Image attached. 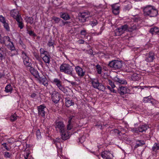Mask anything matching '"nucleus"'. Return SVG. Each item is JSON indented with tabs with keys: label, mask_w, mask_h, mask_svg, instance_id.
Returning <instances> with one entry per match:
<instances>
[{
	"label": "nucleus",
	"mask_w": 159,
	"mask_h": 159,
	"mask_svg": "<svg viewBox=\"0 0 159 159\" xmlns=\"http://www.w3.org/2000/svg\"><path fill=\"white\" fill-rule=\"evenodd\" d=\"M60 71L62 72L74 77L75 76L73 68L68 64L62 63L60 67Z\"/></svg>",
	"instance_id": "1"
},
{
	"label": "nucleus",
	"mask_w": 159,
	"mask_h": 159,
	"mask_svg": "<svg viewBox=\"0 0 159 159\" xmlns=\"http://www.w3.org/2000/svg\"><path fill=\"white\" fill-rule=\"evenodd\" d=\"M123 63L122 61L114 60L109 62L108 66L114 70H118L122 67Z\"/></svg>",
	"instance_id": "2"
},
{
	"label": "nucleus",
	"mask_w": 159,
	"mask_h": 159,
	"mask_svg": "<svg viewBox=\"0 0 159 159\" xmlns=\"http://www.w3.org/2000/svg\"><path fill=\"white\" fill-rule=\"evenodd\" d=\"M21 54L25 65L26 67H31L32 63L29 61V58L27 56V54L23 51H21Z\"/></svg>",
	"instance_id": "3"
},
{
	"label": "nucleus",
	"mask_w": 159,
	"mask_h": 159,
	"mask_svg": "<svg viewBox=\"0 0 159 159\" xmlns=\"http://www.w3.org/2000/svg\"><path fill=\"white\" fill-rule=\"evenodd\" d=\"M51 94L52 101L55 104L58 103L61 98L60 94L55 90L53 91Z\"/></svg>",
	"instance_id": "4"
},
{
	"label": "nucleus",
	"mask_w": 159,
	"mask_h": 159,
	"mask_svg": "<svg viewBox=\"0 0 159 159\" xmlns=\"http://www.w3.org/2000/svg\"><path fill=\"white\" fill-rule=\"evenodd\" d=\"M55 123L56 125L55 128L57 131L59 130L60 132H62L66 129L65 125L63 122L56 121Z\"/></svg>",
	"instance_id": "5"
},
{
	"label": "nucleus",
	"mask_w": 159,
	"mask_h": 159,
	"mask_svg": "<svg viewBox=\"0 0 159 159\" xmlns=\"http://www.w3.org/2000/svg\"><path fill=\"white\" fill-rule=\"evenodd\" d=\"M75 69L76 74L80 78H82L84 77L85 73V71H84L83 69L79 66L75 67Z\"/></svg>",
	"instance_id": "6"
},
{
	"label": "nucleus",
	"mask_w": 159,
	"mask_h": 159,
	"mask_svg": "<svg viewBox=\"0 0 159 159\" xmlns=\"http://www.w3.org/2000/svg\"><path fill=\"white\" fill-rule=\"evenodd\" d=\"M118 91L121 95H123L125 94L129 93L130 92V90L126 87L121 86H119L118 89Z\"/></svg>",
	"instance_id": "7"
},
{
	"label": "nucleus",
	"mask_w": 159,
	"mask_h": 159,
	"mask_svg": "<svg viewBox=\"0 0 159 159\" xmlns=\"http://www.w3.org/2000/svg\"><path fill=\"white\" fill-rule=\"evenodd\" d=\"M155 54L154 52H150L146 55L145 61L147 62H152L155 59Z\"/></svg>",
	"instance_id": "8"
},
{
	"label": "nucleus",
	"mask_w": 159,
	"mask_h": 159,
	"mask_svg": "<svg viewBox=\"0 0 159 159\" xmlns=\"http://www.w3.org/2000/svg\"><path fill=\"white\" fill-rule=\"evenodd\" d=\"M46 108V106L44 104L41 105L37 107L39 115L44 117L45 116V109Z\"/></svg>",
	"instance_id": "9"
},
{
	"label": "nucleus",
	"mask_w": 159,
	"mask_h": 159,
	"mask_svg": "<svg viewBox=\"0 0 159 159\" xmlns=\"http://www.w3.org/2000/svg\"><path fill=\"white\" fill-rule=\"evenodd\" d=\"M101 156L104 159H112V154L107 151H104L102 152Z\"/></svg>",
	"instance_id": "10"
},
{
	"label": "nucleus",
	"mask_w": 159,
	"mask_h": 159,
	"mask_svg": "<svg viewBox=\"0 0 159 159\" xmlns=\"http://www.w3.org/2000/svg\"><path fill=\"white\" fill-rule=\"evenodd\" d=\"M153 6L149 5L145 7L143 9V13L145 16H149L150 13Z\"/></svg>",
	"instance_id": "11"
},
{
	"label": "nucleus",
	"mask_w": 159,
	"mask_h": 159,
	"mask_svg": "<svg viewBox=\"0 0 159 159\" xmlns=\"http://www.w3.org/2000/svg\"><path fill=\"white\" fill-rule=\"evenodd\" d=\"M153 6L149 5L145 7L143 9V13L145 16H149L150 13Z\"/></svg>",
	"instance_id": "12"
},
{
	"label": "nucleus",
	"mask_w": 159,
	"mask_h": 159,
	"mask_svg": "<svg viewBox=\"0 0 159 159\" xmlns=\"http://www.w3.org/2000/svg\"><path fill=\"white\" fill-rule=\"evenodd\" d=\"M65 100L66 106L67 107H69L71 106L74 105V101L69 97H66L65 98Z\"/></svg>",
	"instance_id": "13"
},
{
	"label": "nucleus",
	"mask_w": 159,
	"mask_h": 159,
	"mask_svg": "<svg viewBox=\"0 0 159 159\" xmlns=\"http://www.w3.org/2000/svg\"><path fill=\"white\" fill-rule=\"evenodd\" d=\"M60 133L61 136V139L62 140H66L70 138L69 134L66 129L64 130V131H62V132H60Z\"/></svg>",
	"instance_id": "14"
},
{
	"label": "nucleus",
	"mask_w": 159,
	"mask_h": 159,
	"mask_svg": "<svg viewBox=\"0 0 159 159\" xmlns=\"http://www.w3.org/2000/svg\"><path fill=\"white\" fill-rule=\"evenodd\" d=\"M29 70L31 73L33 75L35 78H39V75L38 71L36 69H35L33 67H30Z\"/></svg>",
	"instance_id": "15"
},
{
	"label": "nucleus",
	"mask_w": 159,
	"mask_h": 159,
	"mask_svg": "<svg viewBox=\"0 0 159 159\" xmlns=\"http://www.w3.org/2000/svg\"><path fill=\"white\" fill-rule=\"evenodd\" d=\"M6 48H0V60H2L4 59L6 55Z\"/></svg>",
	"instance_id": "16"
},
{
	"label": "nucleus",
	"mask_w": 159,
	"mask_h": 159,
	"mask_svg": "<svg viewBox=\"0 0 159 159\" xmlns=\"http://www.w3.org/2000/svg\"><path fill=\"white\" fill-rule=\"evenodd\" d=\"M10 38L8 36H4L2 37L0 34V43L3 44H6L7 42H11Z\"/></svg>",
	"instance_id": "17"
},
{
	"label": "nucleus",
	"mask_w": 159,
	"mask_h": 159,
	"mask_svg": "<svg viewBox=\"0 0 159 159\" xmlns=\"http://www.w3.org/2000/svg\"><path fill=\"white\" fill-rule=\"evenodd\" d=\"M113 13L115 15H118L119 13L120 7L116 4L113 5L111 6Z\"/></svg>",
	"instance_id": "18"
},
{
	"label": "nucleus",
	"mask_w": 159,
	"mask_h": 159,
	"mask_svg": "<svg viewBox=\"0 0 159 159\" xmlns=\"http://www.w3.org/2000/svg\"><path fill=\"white\" fill-rule=\"evenodd\" d=\"M139 130L140 133L145 132L146 130L149 128V126L147 124L140 125L139 126Z\"/></svg>",
	"instance_id": "19"
},
{
	"label": "nucleus",
	"mask_w": 159,
	"mask_h": 159,
	"mask_svg": "<svg viewBox=\"0 0 159 159\" xmlns=\"http://www.w3.org/2000/svg\"><path fill=\"white\" fill-rule=\"evenodd\" d=\"M39 80L40 83H42L45 86H47L48 85V83L47 82V78L45 76L43 75V76L39 77Z\"/></svg>",
	"instance_id": "20"
},
{
	"label": "nucleus",
	"mask_w": 159,
	"mask_h": 159,
	"mask_svg": "<svg viewBox=\"0 0 159 159\" xmlns=\"http://www.w3.org/2000/svg\"><path fill=\"white\" fill-rule=\"evenodd\" d=\"M149 16L150 17H154L156 16L158 14V11L153 6L151 11L150 12Z\"/></svg>",
	"instance_id": "21"
},
{
	"label": "nucleus",
	"mask_w": 159,
	"mask_h": 159,
	"mask_svg": "<svg viewBox=\"0 0 159 159\" xmlns=\"http://www.w3.org/2000/svg\"><path fill=\"white\" fill-rule=\"evenodd\" d=\"M46 54L47 55H45V54L44 55V56H43V57H41L42 58L44 62L49 64L50 62L51 57L49 55V53Z\"/></svg>",
	"instance_id": "22"
},
{
	"label": "nucleus",
	"mask_w": 159,
	"mask_h": 159,
	"mask_svg": "<svg viewBox=\"0 0 159 159\" xmlns=\"http://www.w3.org/2000/svg\"><path fill=\"white\" fill-rule=\"evenodd\" d=\"M52 83L56 85L58 88L62 85V82L57 78H55L53 81Z\"/></svg>",
	"instance_id": "23"
},
{
	"label": "nucleus",
	"mask_w": 159,
	"mask_h": 159,
	"mask_svg": "<svg viewBox=\"0 0 159 159\" xmlns=\"http://www.w3.org/2000/svg\"><path fill=\"white\" fill-rule=\"evenodd\" d=\"M91 83L93 88L97 89L98 88L100 84L97 79H95L91 80Z\"/></svg>",
	"instance_id": "24"
},
{
	"label": "nucleus",
	"mask_w": 159,
	"mask_h": 159,
	"mask_svg": "<svg viewBox=\"0 0 159 159\" xmlns=\"http://www.w3.org/2000/svg\"><path fill=\"white\" fill-rule=\"evenodd\" d=\"M84 14H82L80 13L79 14V20L81 22H84L87 20L88 18L85 16Z\"/></svg>",
	"instance_id": "25"
},
{
	"label": "nucleus",
	"mask_w": 159,
	"mask_h": 159,
	"mask_svg": "<svg viewBox=\"0 0 159 159\" xmlns=\"http://www.w3.org/2000/svg\"><path fill=\"white\" fill-rule=\"evenodd\" d=\"M149 32L152 34H157L159 35V29L158 27H155L151 28L149 30Z\"/></svg>",
	"instance_id": "26"
},
{
	"label": "nucleus",
	"mask_w": 159,
	"mask_h": 159,
	"mask_svg": "<svg viewBox=\"0 0 159 159\" xmlns=\"http://www.w3.org/2000/svg\"><path fill=\"white\" fill-rule=\"evenodd\" d=\"M136 141V144L134 147V149H135L139 147L142 146L143 145L145 144V142L143 140H137Z\"/></svg>",
	"instance_id": "27"
},
{
	"label": "nucleus",
	"mask_w": 159,
	"mask_h": 159,
	"mask_svg": "<svg viewBox=\"0 0 159 159\" xmlns=\"http://www.w3.org/2000/svg\"><path fill=\"white\" fill-rule=\"evenodd\" d=\"M140 78V75L136 73L133 74L131 76V79L133 81H138Z\"/></svg>",
	"instance_id": "28"
},
{
	"label": "nucleus",
	"mask_w": 159,
	"mask_h": 159,
	"mask_svg": "<svg viewBox=\"0 0 159 159\" xmlns=\"http://www.w3.org/2000/svg\"><path fill=\"white\" fill-rule=\"evenodd\" d=\"M60 15L61 17L65 20H67L70 19L69 15L66 13L60 12Z\"/></svg>",
	"instance_id": "29"
},
{
	"label": "nucleus",
	"mask_w": 159,
	"mask_h": 159,
	"mask_svg": "<svg viewBox=\"0 0 159 159\" xmlns=\"http://www.w3.org/2000/svg\"><path fill=\"white\" fill-rule=\"evenodd\" d=\"M22 20L23 19L21 17H20V18H17L16 20L18 22V26L20 29H22L23 28L24 26Z\"/></svg>",
	"instance_id": "30"
},
{
	"label": "nucleus",
	"mask_w": 159,
	"mask_h": 159,
	"mask_svg": "<svg viewBox=\"0 0 159 159\" xmlns=\"http://www.w3.org/2000/svg\"><path fill=\"white\" fill-rule=\"evenodd\" d=\"M139 28L138 25H134L131 26L129 27L128 31L129 32H132L134 30H138Z\"/></svg>",
	"instance_id": "31"
},
{
	"label": "nucleus",
	"mask_w": 159,
	"mask_h": 159,
	"mask_svg": "<svg viewBox=\"0 0 159 159\" xmlns=\"http://www.w3.org/2000/svg\"><path fill=\"white\" fill-rule=\"evenodd\" d=\"M11 15L16 20V19L17 18H20V17H21L20 15H19V13H15L13 11L11 12Z\"/></svg>",
	"instance_id": "32"
},
{
	"label": "nucleus",
	"mask_w": 159,
	"mask_h": 159,
	"mask_svg": "<svg viewBox=\"0 0 159 159\" xmlns=\"http://www.w3.org/2000/svg\"><path fill=\"white\" fill-rule=\"evenodd\" d=\"M115 31L116 33L118 35H120L124 32L121 26L119 28H117Z\"/></svg>",
	"instance_id": "33"
},
{
	"label": "nucleus",
	"mask_w": 159,
	"mask_h": 159,
	"mask_svg": "<svg viewBox=\"0 0 159 159\" xmlns=\"http://www.w3.org/2000/svg\"><path fill=\"white\" fill-rule=\"evenodd\" d=\"M12 90V89L11 85L10 84H8L5 88V91L7 93H11Z\"/></svg>",
	"instance_id": "34"
},
{
	"label": "nucleus",
	"mask_w": 159,
	"mask_h": 159,
	"mask_svg": "<svg viewBox=\"0 0 159 159\" xmlns=\"http://www.w3.org/2000/svg\"><path fill=\"white\" fill-rule=\"evenodd\" d=\"M152 98L151 96H150L145 97L143 98V101L144 103L149 102Z\"/></svg>",
	"instance_id": "35"
},
{
	"label": "nucleus",
	"mask_w": 159,
	"mask_h": 159,
	"mask_svg": "<svg viewBox=\"0 0 159 159\" xmlns=\"http://www.w3.org/2000/svg\"><path fill=\"white\" fill-rule=\"evenodd\" d=\"M152 150L154 152H156L159 150V143H155L152 148Z\"/></svg>",
	"instance_id": "36"
},
{
	"label": "nucleus",
	"mask_w": 159,
	"mask_h": 159,
	"mask_svg": "<svg viewBox=\"0 0 159 159\" xmlns=\"http://www.w3.org/2000/svg\"><path fill=\"white\" fill-rule=\"evenodd\" d=\"M98 24V22L97 20L95 19H93V20L91 21L90 22V24L92 27L96 26Z\"/></svg>",
	"instance_id": "37"
},
{
	"label": "nucleus",
	"mask_w": 159,
	"mask_h": 159,
	"mask_svg": "<svg viewBox=\"0 0 159 159\" xmlns=\"http://www.w3.org/2000/svg\"><path fill=\"white\" fill-rule=\"evenodd\" d=\"M61 140V139L57 138L55 139H53V143L57 147H58L57 145L58 143H60V142Z\"/></svg>",
	"instance_id": "38"
},
{
	"label": "nucleus",
	"mask_w": 159,
	"mask_h": 159,
	"mask_svg": "<svg viewBox=\"0 0 159 159\" xmlns=\"http://www.w3.org/2000/svg\"><path fill=\"white\" fill-rule=\"evenodd\" d=\"M59 89L62 91L64 93L67 94L68 93V92L66 87H65L63 85H62L60 87Z\"/></svg>",
	"instance_id": "39"
},
{
	"label": "nucleus",
	"mask_w": 159,
	"mask_h": 159,
	"mask_svg": "<svg viewBox=\"0 0 159 159\" xmlns=\"http://www.w3.org/2000/svg\"><path fill=\"white\" fill-rule=\"evenodd\" d=\"M2 145L3 146V147L4 148H5L6 149L7 151H10L11 148V147H10V146L9 145L8 146V144L6 143H2Z\"/></svg>",
	"instance_id": "40"
},
{
	"label": "nucleus",
	"mask_w": 159,
	"mask_h": 159,
	"mask_svg": "<svg viewBox=\"0 0 159 159\" xmlns=\"http://www.w3.org/2000/svg\"><path fill=\"white\" fill-rule=\"evenodd\" d=\"M18 116H17L16 113L11 115L10 117V120L11 121H14L16 120L17 117H18Z\"/></svg>",
	"instance_id": "41"
},
{
	"label": "nucleus",
	"mask_w": 159,
	"mask_h": 159,
	"mask_svg": "<svg viewBox=\"0 0 159 159\" xmlns=\"http://www.w3.org/2000/svg\"><path fill=\"white\" fill-rule=\"evenodd\" d=\"M40 52L41 54V57H43V55H47L46 54H48V53L47 51H45L44 50V49L43 48H41L40 50Z\"/></svg>",
	"instance_id": "42"
},
{
	"label": "nucleus",
	"mask_w": 159,
	"mask_h": 159,
	"mask_svg": "<svg viewBox=\"0 0 159 159\" xmlns=\"http://www.w3.org/2000/svg\"><path fill=\"white\" fill-rule=\"evenodd\" d=\"M27 33L28 34L31 36L36 37V34L32 30H29L28 29H27Z\"/></svg>",
	"instance_id": "43"
},
{
	"label": "nucleus",
	"mask_w": 159,
	"mask_h": 159,
	"mask_svg": "<svg viewBox=\"0 0 159 159\" xmlns=\"http://www.w3.org/2000/svg\"><path fill=\"white\" fill-rule=\"evenodd\" d=\"M116 80L117 82L121 84H127V83L126 81L122 80L120 79L119 78H117Z\"/></svg>",
	"instance_id": "44"
},
{
	"label": "nucleus",
	"mask_w": 159,
	"mask_h": 159,
	"mask_svg": "<svg viewBox=\"0 0 159 159\" xmlns=\"http://www.w3.org/2000/svg\"><path fill=\"white\" fill-rule=\"evenodd\" d=\"M96 67L98 73L99 74H101L102 72V68L101 66L99 64H97Z\"/></svg>",
	"instance_id": "45"
},
{
	"label": "nucleus",
	"mask_w": 159,
	"mask_h": 159,
	"mask_svg": "<svg viewBox=\"0 0 159 159\" xmlns=\"http://www.w3.org/2000/svg\"><path fill=\"white\" fill-rule=\"evenodd\" d=\"M82 14H84L85 16L88 19L89 17H90L92 16V15L90 13V12L88 11H86V12H83L81 13Z\"/></svg>",
	"instance_id": "46"
},
{
	"label": "nucleus",
	"mask_w": 159,
	"mask_h": 159,
	"mask_svg": "<svg viewBox=\"0 0 159 159\" xmlns=\"http://www.w3.org/2000/svg\"><path fill=\"white\" fill-rule=\"evenodd\" d=\"M97 89L102 91H104L106 88L105 87L104 85L100 83L99 85V86H98V87Z\"/></svg>",
	"instance_id": "47"
},
{
	"label": "nucleus",
	"mask_w": 159,
	"mask_h": 159,
	"mask_svg": "<svg viewBox=\"0 0 159 159\" xmlns=\"http://www.w3.org/2000/svg\"><path fill=\"white\" fill-rule=\"evenodd\" d=\"M3 26L4 28L6 29V30L7 31H9L10 30V28L8 24L6 22H4L3 23Z\"/></svg>",
	"instance_id": "48"
},
{
	"label": "nucleus",
	"mask_w": 159,
	"mask_h": 159,
	"mask_svg": "<svg viewBox=\"0 0 159 159\" xmlns=\"http://www.w3.org/2000/svg\"><path fill=\"white\" fill-rule=\"evenodd\" d=\"M27 21L28 23L31 24L34 22V19L32 17H29L27 18Z\"/></svg>",
	"instance_id": "49"
},
{
	"label": "nucleus",
	"mask_w": 159,
	"mask_h": 159,
	"mask_svg": "<svg viewBox=\"0 0 159 159\" xmlns=\"http://www.w3.org/2000/svg\"><path fill=\"white\" fill-rule=\"evenodd\" d=\"M61 19V18L56 16L53 17V20L56 23H58L60 22Z\"/></svg>",
	"instance_id": "50"
},
{
	"label": "nucleus",
	"mask_w": 159,
	"mask_h": 159,
	"mask_svg": "<svg viewBox=\"0 0 159 159\" xmlns=\"http://www.w3.org/2000/svg\"><path fill=\"white\" fill-rule=\"evenodd\" d=\"M132 131L134 132V133L137 134H139V133L140 132L139 127L138 128H133L132 129Z\"/></svg>",
	"instance_id": "51"
},
{
	"label": "nucleus",
	"mask_w": 159,
	"mask_h": 159,
	"mask_svg": "<svg viewBox=\"0 0 159 159\" xmlns=\"http://www.w3.org/2000/svg\"><path fill=\"white\" fill-rule=\"evenodd\" d=\"M19 43L21 45L23 48L24 49H25L26 48V46L24 44L23 42L21 40V39H20L19 41Z\"/></svg>",
	"instance_id": "52"
},
{
	"label": "nucleus",
	"mask_w": 159,
	"mask_h": 159,
	"mask_svg": "<svg viewBox=\"0 0 159 159\" xmlns=\"http://www.w3.org/2000/svg\"><path fill=\"white\" fill-rule=\"evenodd\" d=\"M11 155V153H10L8 152H6L4 153V156L6 158H10Z\"/></svg>",
	"instance_id": "53"
},
{
	"label": "nucleus",
	"mask_w": 159,
	"mask_h": 159,
	"mask_svg": "<svg viewBox=\"0 0 159 159\" xmlns=\"http://www.w3.org/2000/svg\"><path fill=\"white\" fill-rule=\"evenodd\" d=\"M121 27L124 32L126 30H128V28L129 27L126 24L122 25L121 26Z\"/></svg>",
	"instance_id": "54"
},
{
	"label": "nucleus",
	"mask_w": 159,
	"mask_h": 159,
	"mask_svg": "<svg viewBox=\"0 0 159 159\" xmlns=\"http://www.w3.org/2000/svg\"><path fill=\"white\" fill-rule=\"evenodd\" d=\"M108 82L109 84L111 86V88H114L115 87V86L114 84V82H112L111 80H108Z\"/></svg>",
	"instance_id": "55"
},
{
	"label": "nucleus",
	"mask_w": 159,
	"mask_h": 159,
	"mask_svg": "<svg viewBox=\"0 0 159 159\" xmlns=\"http://www.w3.org/2000/svg\"><path fill=\"white\" fill-rule=\"evenodd\" d=\"M36 135L38 139H40L41 138V132L39 129H38L36 132Z\"/></svg>",
	"instance_id": "56"
},
{
	"label": "nucleus",
	"mask_w": 159,
	"mask_h": 159,
	"mask_svg": "<svg viewBox=\"0 0 159 159\" xmlns=\"http://www.w3.org/2000/svg\"><path fill=\"white\" fill-rule=\"evenodd\" d=\"M113 131L115 134H117L119 136H121V134H122L121 131H119L117 129H114Z\"/></svg>",
	"instance_id": "57"
},
{
	"label": "nucleus",
	"mask_w": 159,
	"mask_h": 159,
	"mask_svg": "<svg viewBox=\"0 0 159 159\" xmlns=\"http://www.w3.org/2000/svg\"><path fill=\"white\" fill-rule=\"evenodd\" d=\"M85 139V136H82L81 137L79 138V142L82 143L84 142Z\"/></svg>",
	"instance_id": "58"
},
{
	"label": "nucleus",
	"mask_w": 159,
	"mask_h": 159,
	"mask_svg": "<svg viewBox=\"0 0 159 159\" xmlns=\"http://www.w3.org/2000/svg\"><path fill=\"white\" fill-rule=\"evenodd\" d=\"M0 21L2 23L6 21L5 18L2 15H0Z\"/></svg>",
	"instance_id": "59"
},
{
	"label": "nucleus",
	"mask_w": 159,
	"mask_h": 159,
	"mask_svg": "<svg viewBox=\"0 0 159 159\" xmlns=\"http://www.w3.org/2000/svg\"><path fill=\"white\" fill-rule=\"evenodd\" d=\"M54 44L53 42L52 41V39H50L49 40L48 42V45L49 47H51Z\"/></svg>",
	"instance_id": "60"
},
{
	"label": "nucleus",
	"mask_w": 159,
	"mask_h": 159,
	"mask_svg": "<svg viewBox=\"0 0 159 159\" xmlns=\"http://www.w3.org/2000/svg\"><path fill=\"white\" fill-rule=\"evenodd\" d=\"M34 56L35 58L38 61H40L41 60V59L40 57H39V55L37 54V53L34 54Z\"/></svg>",
	"instance_id": "61"
},
{
	"label": "nucleus",
	"mask_w": 159,
	"mask_h": 159,
	"mask_svg": "<svg viewBox=\"0 0 159 159\" xmlns=\"http://www.w3.org/2000/svg\"><path fill=\"white\" fill-rule=\"evenodd\" d=\"M80 34L82 35L86 36L87 35V32L85 30H82L80 31Z\"/></svg>",
	"instance_id": "62"
},
{
	"label": "nucleus",
	"mask_w": 159,
	"mask_h": 159,
	"mask_svg": "<svg viewBox=\"0 0 159 159\" xmlns=\"http://www.w3.org/2000/svg\"><path fill=\"white\" fill-rule=\"evenodd\" d=\"M68 125L67 126V129L68 130H70L72 128V126L71 124V123H68Z\"/></svg>",
	"instance_id": "63"
},
{
	"label": "nucleus",
	"mask_w": 159,
	"mask_h": 159,
	"mask_svg": "<svg viewBox=\"0 0 159 159\" xmlns=\"http://www.w3.org/2000/svg\"><path fill=\"white\" fill-rule=\"evenodd\" d=\"M156 101L153 98H152L149 102L151 103L152 105L155 106L156 104Z\"/></svg>",
	"instance_id": "64"
}]
</instances>
